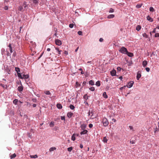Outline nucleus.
Segmentation results:
<instances>
[{
	"label": "nucleus",
	"instance_id": "28",
	"mask_svg": "<svg viewBox=\"0 0 159 159\" xmlns=\"http://www.w3.org/2000/svg\"><path fill=\"white\" fill-rule=\"evenodd\" d=\"M95 84L98 87L100 86V81H98L97 82H96Z\"/></svg>",
	"mask_w": 159,
	"mask_h": 159
},
{
	"label": "nucleus",
	"instance_id": "4",
	"mask_svg": "<svg viewBox=\"0 0 159 159\" xmlns=\"http://www.w3.org/2000/svg\"><path fill=\"white\" fill-rule=\"evenodd\" d=\"M134 82L133 81H130L128 82L127 84V86L129 88H131L134 84Z\"/></svg>",
	"mask_w": 159,
	"mask_h": 159
},
{
	"label": "nucleus",
	"instance_id": "9",
	"mask_svg": "<svg viewBox=\"0 0 159 159\" xmlns=\"http://www.w3.org/2000/svg\"><path fill=\"white\" fill-rule=\"evenodd\" d=\"M125 54H127L129 57H132L134 56L133 54L132 53L129 52L128 51Z\"/></svg>",
	"mask_w": 159,
	"mask_h": 159
},
{
	"label": "nucleus",
	"instance_id": "25",
	"mask_svg": "<svg viewBox=\"0 0 159 159\" xmlns=\"http://www.w3.org/2000/svg\"><path fill=\"white\" fill-rule=\"evenodd\" d=\"M30 157L31 158H36L38 157V156L37 155H30Z\"/></svg>",
	"mask_w": 159,
	"mask_h": 159
},
{
	"label": "nucleus",
	"instance_id": "7",
	"mask_svg": "<svg viewBox=\"0 0 159 159\" xmlns=\"http://www.w3.org/2000/svg\"><path fill=\"white\" fill-rule=\"evenodd\" d=\"M17 89L19 92H21L23 91V87L22 85L19 86L18 87Z\"/></svg>",
	"mask_w": 159,
	"mask_h": 159
},
{
	"label": "nucleus",
	"instance_id": "41",
	"mask_svg": "<svg viewBox=\"0 0 159 159\" xmlns=\"http://www.w3.org/2000/svg\"><path fill=\"white\" fill-rule=\"evenodd\" d=\"M114 11V9H112V8H111L110 9L109 12V13H112V12H113Z\"/></svg>",
	"mask_w": 159,
	"mask_h": 159
},
{
	"label": "nucleus",
	"instance_id": "23",
	"mask_svg": "<svg viewBox=\"0 0 159 159\" xmlns=\"http://www.w3.org/2000/svg\"><path fill=\"white\" fill-rule=\"evenodd\" d=\"M16 154H15V153H14L10 156V158L11 159H12L13 158H14L16 157Z\"/></svg>",
	"mask_w": 159,
	"mask_h": 159
},
{
	"label": "nucleus",
	"instance_id": "44",
	"mask_svg": "<svg viewBox=\"0 0 159 159\" xmlns=\"http://www.w3.org/2000/svg\"><path fill=\"white\" fill-rule=\"evenodd\" d=\"M78 34L80 35H82V32L81 31H79L78 32Z\"/></svg>",
	"mask_w": 159,
	"mask_h": 159
},
{
	"label": "nucleus",
	"instance_id": "20",
	"mask_svg": "<svg viewBox=\"0 0 159 159\" xmlns=\"http://www.w3.org/2000/svg\"><path fill=\"white\" fill-rule=\"evenodd\" d=\"M89 84L91 85H93L94 84V83L93 80H91L89 81Z\"/></svg>",
	"mask_w": 159,
	"mask_h": 159
},
{
	"label": "nucleus",
	"instance_id": "27",
	"mask_svg": "<svg viewBox=\"0 0 159 159\" xmlns=\"http://www.w3.org/2000/svg\"><path fill=\"white\" fill-rule=\"evenodd\" d=\"M54 125V122L53 121H51L49 124V125L51 127H53Z\"/></svg>",
	"mask_w": 159,
	"mask_h": 159
},
{
	"label": "nucleus",
	"instance_id": "26",
	"mask_svg": "<svg viewBox=\"0 0 159 159\" xmlns=\"http://www.w3.org/2000/svg\"><path fill=\"white\" fill-rule=\"evenodd\" d=\"M18 102V100L17 99H15L13 101V104H14L15 105H17V102Z\"/></svg>",
	"mask_w": 159,
	"mask_h": 159
},
{
	"label": "nucleus",
	"instance_id": "48",
	"mask_svg": "<svg viewBox=\"0 0 159 159\" xmlns=\"http://www.w3.org/2000/svg\"><path fill=\"white\" fill-rule=\"evenodd\" d=\"M74 25L73 24H69V27L71 28H72L73 27Z\"/></svg>",
	"mask_w": 159,
	"mask_h": 159
},
{
	"label": "nucleus",
	"instance_id": "43",
	"mask_svg": "<svg viewBox=\"0 0 159 159\" xmlns=\"http://www.w3.org/2000/svg\"><path fill=\"white\" fill-rule=\"evenodd\" d=\"M89 89L91 91H94L95 90V88L93 87H92L89 88Z\"/></svg>",
	"mask_w": 159,
	"mask_h": 159
},
{
	"label": "nucleus",
	"instance_id": "33",
	"mask_svg": "<svg viewBox=\"0 0 159 159\" xmlns=\"http://www.w3.org/2000/svg\"><path fill=\"white\" fill-rule=\"evenodd\" d=\"M44 93H45L46 95H50L51 94V93L49 91H45L44 92Z\"/></svg>",
	"mask_w": 159,
	"mask_h": 159
},
{
	"label": "nucleus",
	"instance_id": "45",
	"mask_svg": "<svg viewBox=\"0 0 159 159\" xmlns=\"http://www.w3.org/2000/svg\"><path fill=\"white\" fill-rule=\"evenodd\" d=\"M5 10H7L8 9V7L7 6H5L3 8Z\"/></svg>",
	"mask_w": 159,
	"mask_h": 159
},
{
	"label": "nucleus",
	"instance_id": "30",
	"mask_svg": "<svg viewBox=\"0 0 159 159\" xmlns=\"http://www.w3.org/2000/svg\"><path fill=\"white\" fill-rule=\"evenodd\" d=\"M0 86L2 87L4 89H7V86L6 85H5L4 84H0Z\"/></svg>",
	"mask_w": 159,
	"mask_h": 159
},
{
	"label": "nucleus",
	"instance_id": "1",
	"mask_svg": "<svg viewBox=\"0 0 159 159\" xmlns=\"http://www.w3.org/2000/svg\"><path fill=\"white\" fill-rule=\"evenodd\" d=\"M102 122L103 124V125L105 127H106L109 124V122L107 119L106 118H103L102 120Z\"/></svg>",
	"mask_w": 159,
	"mask_h": 159
},
{
	"label": "nucleus",
	"instance_id": "57",
	"mask_svg": "<svg viewBox=\"0 0 159 159\" xmlns=\"http://www.w3.org/2000/svg\"><path fill=\"white\" fill-rule=\"evenodd\" d=\"M117 69L118 71H120L121 70V68L120 67H117Z\"/></svg>",
	"mask_w": 159,
	"mask_h": 159
},
{
	"label": "nucleus",
	"instance_id": "11",
	"mask_svg": "<svg viewBox=\"0 0 159 159\" xmlns=\"http://www.w3.org/2000/svg\"><path fill=\"white\" fill-rule=\"evenodd\" d=\"M88 132V131L87 130H85L84 131H82L81 132L80 134L81 135H83V134H87Z\"/></svg>",
	"mask_w": 159,
	"mask_h": 159
},
{
	"label": "nucleus",
	"instance_id": "59",
	"mask_svg": "<svg viewBox=\"0 0 159 159\" xmlns=\"http://www.w3.org/2000/svg\"><path fill=\"white\" fill-rule=\"evenodd\" d=\"M84 103L86 105H87L88 106L89 105L88 103L86 101H84Z\"/></svg>",
	"mask_w": 159,
	"mask_h": 159
},
{
	"label": "nucleus",
	"instance_id": "8",
	"mask_svg": "<svg viewBox=\"0 0 159 159\" xmlns=\"http://www.w3.org/2000/svg\"><path fill=\"white\" fill-rule=\"evenodd\" d=\"M29 77V75H25L23 74L22 75L21 79H27Z\"/></svg>",
	"mask_w": 159,
	"mask_h": 159
},
{
	"label": "nucleus",
	"instance_id": "36",
	"mask_svg": "<svg viewBox=\"0 0 159 159\" xmlns=\"http://www.w3.org/2000/svg\"><path fill=\"white\" fill-rule=\"evenodd\" d=\"M70 109H72V110H73L74 109L75 107H74V106L72 104H71L70 106Z\"/></svg>",
	"mask_w": 159,
	"mask_h": 159
},
{
	"label": "nucleus",
	"instance_id": "5",
	"mask_svg": "<svg viewBox=\"0 0 159 159\" xmlns=\"http://www.w3.org/2000/svg\"><path fill=\"white\" fill-rule=\"evenodd\" d=\"M55 42L56 44L58 46L61 45L62 44L61 41L58 39H55Z\"/></svg>",
	"mask_w": 159,
	"mask_h": 159
},
{
	"label": "nucleus",
	"instance_id": "34",
	"mask_svg": "<svg viewBox=\"0 0 159 159\" xmlns=\"http://www.w3.org/2000/svg\"><path fill=\"white\" fill-rule=\"evenodd\" d=\"M17 74L18 76L20 79H21V77H22V75H21V74L20 73H19V72H18V73H17Z\"/></svg>",
	"mask_w": 159,
	"mask_h": 159
},
{
	"label": "nucleus",
	"instance_id": "55",
	"mask_svg": "<svg viewBox=\"0 0 159 159\" xmlns=\"http://www.w3.org/2000/svg\"><path fill=\"white\" fill-rule=\"evenodd\" d=\"M129 128L130 129V130H132L133 131V127L131 126H129Z\"/></svg>",
	"mask_w": 159,
	"mask_h": 159
},
{
	"label": "nucleus",
	"instance_id": "58",
	"mask_svg": "<svg viewBox=\"0 0 159 159\" xmlns=\"http://www.w3.org/2000/svg\"><path fill=\"white\" fill-rule=\"evenodd\" d=\"M103 39L102 38H100V39H99V41L100 42H102L103 41Z\"/></svg>",
	"mask_w": 159,
	"mask_h": 159
},
{
	"label": "nucleus",
	"instance_id": "39",
	"mask_svg": "<svg viewBox=\"0 0 159 159\" xmlns=\"http://www.w3.org/2000/svg\"><path fill=\"white\" fill-rule=\"evenodd\" d=\"M73 149L72 147H70L67 148V150L69 152H71Z\"/></svg>",
	"mask_w": 159,
	"mask_h": 159
},
{
	"label": "nucleus",
	"instance_id": "3",
	"mask_svg": "<svg viewBox=\"0 0 159 159\" xmlns=\"http://www.w3.org/2000/svg\"><path fill=\"white\" fill-rule=\"evenodd\" d=\"M141 72L140 71H139L137 72V76H136V79L137 80H139L141 76Z\"/></svg>",
	"mask_w": 159,
	"mask_h": 159
},
{
	"label": "nucleus",
	"instance_id": "56",
	"mask_svg": "<svg viewBox=\"0 0 159 159\" xmlns=\"http://www.w3.org/2000/svg\"><path fill=\"white\" fill-rule=\"evenodd\" d=\"M9 1V0H4V4L5 5H6V2H7Z\"/></svg>",
	"mask_w": 159,
	"mask_h": 159
},
{
	"label": "nucleus",
	"instance_id": "16",
	"mask_svg": "<svg viewBox=\"0 0 159 159\" xmlns=\"http://www.w3.org/2000/svg\"><path fill=\"white\" fill-rule=\"evenodd\" d=\"M115 16V15L113 14H110L107 17L108 19H111L114 18Z\"/></svg>",
	"mask_w": 159,
	"mask_h": 159
},
{
	"label": "nucleus",
	"instance_id": "21",
	"mask_svg": "<svg viewBox=\"0 0 159 159\" xmlns=\"http://www.w3.org/2000/svg\"><path fill=\"white\" fill-rule=\"evenodd\" d=\"M143 3H142L141 4H138L136 5V7L137 8H139L141 7Z\"/></svg>",
	"mask_w": 159,
	"mask_h": 159
},
{
	"label": "nucleus",
	"instance_id": "54",
	"mask_svg": "<svg viewBox=\"0 0 159 159\" xmlns=\"http://www.w3.org/2000/svg\"><path fill=\"white\" fill-rule=\"evenodd\" d=\"M89 126L90 128H92L93 126V125L92 124H89Z\"/></svg>",
	"mask_w": 159,
	"mask_h": 159
},
{
	"label": "nucleus",
	"instance_id": "31",
	"mask_svg": "<svg viewBox=\"0 0 159 159\" xmlns=\"http://www.w3.org/2000/svg\"><path fill=\"white\" fill-rule=\"evenodd\" d=\"M15 70L17 72V73L18 72H20V69L19 67H16L15 68Z\"/></svg>",
	"mask_w": 159,
	"mask_h": 159
},
{
	"label": "nucleus",
	"instance_id": "52",
	"mask_svg": "<svg viewBox=\"0 0 159 159\" xmlns=\"http://www.w3.org/2000/svg\"><path fill=\"white\" fill-rule=\"evenodd\" d=\"M145 69H146V71L148 72H149L150 70V68L148 67H146L145 68Z\"/></svg>",
	"mask_w": 159,
	"mask_h": 159
},
{
	"label": "nucleus",
	"instance_id": "40",
	"mask_svg": "<svg viewBox=\"0 0 159 159\" xmlns=\"http://www.w3.org/2000/svg\"><path fill=\"white\" fill-rule=\"evenodd\" d=\"M154 37L155 38L159 37V33H156L155 34Z\"/></svg>",
	"mask_w": 159,
	"mask_h": 159
},
{
	"label": "nucleus",
	"instance_id": "32",
	"mask_svg": "<svg viewBox=\"0 0 159 159\" xmlns=\"http://www.w3.org/2000/svg\"><path fill=\"white\" fill-rule=\"evenodd\" d=\"M149 11L151 12H154L155 11V10L152 7H151L149 8Z\"/></svg>",
	"mask_w": 159,
	"mask_h": 159
},
{
	"label": "nucleus",
	"instance_id": "2",
	"mask_svg": "<svg viewBox=\"0 0 159 159\" xmlns=\"http://www.w3.org/2000/svg\"><path fill=\"white\" fill-rule=\"evenodd\" d=\"M127 51V49L124 47H121L120 49L119 50V51L120 52L124 54H126Z\"/></svg>",
	"mask_w": 159,
	"mask_h": 159
},
{
	"label": "nucleus",
	"instance_id": "64",
	"mask_svg": "<svg viewBox=\"0 0 159 159\" xmlns=\"http://www.w3.org/2000/svg\"><path fill=\"white\" fill-rule=\"evenodd\" d=\"M109 86H107L106 87V89L107 90H109Z\"/></svg>",
	"mask_w": 159,
	"mask_h": 159
},
{
	"label": "nucleus",
	"instance_id": "51",
	"mask_svg": "<svg viewBox=\"0 0 159 159\" xmlns=\"http://www.w3.org/2000/svg\"><path fill=\"white\" fill-rule=\"evenodd\" d=\"M159 131V129H157V128L155 129V130H154V133H156V132H158V131Z\"/></svg>",
	"mask_w": 159,
	"mask_h": 159
},
{
	"label": "nucleus",
	"instance_id": "62",
	"mask_svg": "<svg viewBox=\"0 0 159 159\" xmlns=\"http://www.w3.org/2000/svg\"><path fill=\"white\" fill-rule=\"evenodd\" d=\"M9 50L10 51V53H12L13 52L12 49V48H10Z\"/></svg>",
	"mask_w": 159,
	"mask_h": 159
},
{
	"label": "nucleus",
	"instance_id": "49",
	"mask_svg": "<svg viewBox=\"0 0 159 159\" xmlns=\"http://www.w3.org/2000/svg\"><path fill=\"white\" fill-rule=\"evenodd\" d=\"M32 101H33L34 102H36L37 101V100L36 98H33L32 99Z\"/></svg>",
	"mask_w": 159,
	"mask_h": 159
},
{
	"label": "nucleus",
	"instance_id": "18",
	"mask_svg": "<svg viewBox=\"0 0 159 159\" xmlns=\"http://www.w3.org/2000/svg\"><path fill=\"white\" fill-rule=\"evenodd\" d=\"M141 28V27L140 25H138L136 27V30L138 31H139Z\"/></svg>",
	"mask_w": 159,
	"mask_h": 159
},
{
	"label": "nucleus",
	"instance_id": "10",
	"mask_svg": "<svg viewBox=\"0 0 159 159\" xmlns=\"http://www.w3.org/2000/svg\"><path fill=\"white\" fill-rule=\"evenodd\" d=\"M147 62L146 60H144L143 62L142 65L144 67H145L147 66Z\"/></svg>",
	"mask_w": 159,
	"mask_h": 159
},
{
	"label": "nucleus",
	"instance_id": "60",
	"mask_svg": "<svg viewBox=\"0 0 159 159\" xmlns=\"http://www.w3.org/2000/svg\"><path fill=\"white\" fill-rule=\"evenodd\" d=\"M126 87V86H124L123 87H120V90H122L124 88H125Z\"/></svg>",
	"mask_w": 159,
	"mask_h": 159
},
{
	"label": "nucleus",
	"instance_id": "14",
	"mask_svg": "<svg viewBox=\"0 0 159 159\" xmlns=\"http://www.w3.org/2000/svg\"><path fill=\"white\" fill-rule=\"evenodd\" d=\"M86 125L84 123H83L80 126V128L81 129H86Z\"/></svg>",
	"mask_w": 159,
	"mask_h": 159
},
{
	"label": "nucleus",
	"instance_id": "63",
	"mask_svg": "<svg viewBox=\"0 0 159 159\" xmlns=\"http://www.w3.org/2000/svg\"><path fill=\"white\" fill-rule=\"evenodd\" d=\"M80 148H83V145L82 144H80Z\"/></svg>",
	"mask_w": 159,
	"mask_h": 159
},
{
	"label": "nucleus",
	"instance_id": "17",
	"mask_svg": "<svg viewBox=\"0 0 159 159\" xmlns=\"http://www.w3.org/2000/svg\"><path fill=\"white\" fill-rule=\"evenodd\" d=\"M55 49L57 50V53L58 54H61V52L62 51L61 50H59V49L58 48H55Z\"/></svg>",
	"mask_w": 159,
	"mask_h": 159
},
{
	"label": "nucleus",
	"instance_id": "46",
	"mask_svg": "<svg viewBox=\"0 0 159 159\" xmlns=\"http://www.w3.org/2000/svg\"><path fill=\"white\" fill-rule=\"evenodd\" d=\"M135 143V140H132L130 141V143L132 144H134Z\"/></svg>",
	"mask_w": 159,
	"mask_h": 159
},
{
	"label": "nucleus",
	"instance_id": "24",
	"mask_svg": "<svg viewBox=\"0 0 159 159\" xmlns=\"http://www.w3.org/2000/svg\"><path fill=\"white\" fill-rule=\"evenodd\" d=\"M89 97L87 96V94L84 95L83 97V98L85 100V101H87Z\"/></svg>",
	"mask_w": 159,
	"mask_h": 159
},
{
	"label": "nucleus",
	"instance_id": "12",
	"mask_svg": "<svg viewBox=\"0 0 159 159\" xmlns=\"http://www.w3.org/2000/svg\"><path fill=\"white\" fill-rule=\"evenodd\" d=\"M73 115V113L71 112H68L67 114V116H68V117L69 118L71 117Z\"/></svg>",
	"mask_w": 159,
	"mask_h": 159
},
{
	"label": "nucleus",
	"instance_id": "29",
	"mask_svg": "<svg viewBox=\"0 0 159 159\" xmlns=\"http://www.w3.org/2000/svg\"><path fill=\"white\" fill-rule=\"evenodd\" d=\"M75 134H74L71 136V140L73 141H75Z\"/></svg>",
	"mask_w": 159,
	"mask_h": 159
},
{
	"label": "nucleus",
	"instance_id": "22",
	"mask_svg": "<svg viewBox=\"0 0 159 159\" xmlns=\"http://www.w3.org/2000/svg\"><path fill=\"white\" fill-rule=\"evenodd\" d=\"M56 148H55V147H52L51 148L49 149V151L50 152L53 151L54 150H56Z\"/></svg>",
	"mask_w": 159,
	"mask_h": 159
},
{
	"label": "nucleus",
	"instance_id": "61",
	"mask_svg": "<svg viewBox=\"0 0 159 159\" xmlns=\"http://www.w3.org/2000/svg\"><path fill=\"white\" fill-rule=\"evenodd\" d=\"M32 106L33 107H35L37 106V105L35 104H33Z\"/></svg>",
	"mask_w": 159,
	"mask_h": 159
},
{
	"label": "nucleus",
	"instance_id": "42",
	"mask_svg": "<svg viewBox=\"0 0 159 159\" xmlns=\"http://www.w3.org/2000/svg\"><path fill=\"white\" fill-rule=\"evenodd\" d=\"M157 29V27H156V28H154L153 29V30L152 31V32L153 33H156V29Z\"/></svg>",
	"mask_w": 159,
	"mask_h": 159
},
{
	"label": "nucleus",
	"instance_id": "53",
	"mask_svg": "<svg viewBox=\"0 0 159 159\" xmlns=\"http://www.w3.org/2000/svg\"><path fill=\"white\" fill-rule=\"evenodd\" d=\"M61 119L62 120H65V117L64 116H62L61 117Z\"/></svg>",
	"mask_w": 159,
	"mask_h": 159
},
{
	"label": "nucleus",
	"instance_id": "47",
	"mask_svg": "<svg viewBox=\"0 0 159 159\" xmlns=\"http://www.w3.org/2000/svg\"><path fill=\"white\" fill-rule=\"evenodd\" d=\"M33 2L34 3L36 4L38 3V0H33Z\"/></svg>",
	"mask_w": 159,
	"mask_h": 159
},
{
	"label": "nucleus",
	"instance_id": "35",
	"mask_svg": "<svg viewBox=\"0 0 159 159\" xmlns=\"http://www.w3.org/2000/svg\"><path fill=\"white\" fill-rule=\"evenodd\" d=\"M143 37H144L145 38H147L148 37V35L147 34H146L145 33H143Z\"/></svg>",
	"mask_w": 159,
	"mask_h": 159
},
{
	"label": "nucleus",
	"instance_id": "6",
	"mask_svg": "<svg viewBox=\"0 0 159 159\" xmlns=\"http://www.w3.org/2000/svg\"><path fill=\"white\" fill-rule=\"evenodd\" d=\"M111 75L112 76H114L116 75V70H115L114 69H113L110 72Z\"/></svg>",
	"mask_w": 159,
	"mask_h": 159
},
{
	"label": "nucleus",
	"instance_id": "19",
	"mask_svg": "<svg viewBox=\"0 0 159 159\" xmlns=\"http://www.w3.org/2000/svg\"><path fill=\"white\" fill-rule=\"evenodd\" d=\"M57 107L58 109H61L62 108V106L61 104L58 103L57 105Z\"/></svg>",
	"mask_w": 159,
	"mask_h": 159
},
{
	"label": "nucleus",
	"instance_id": "50",
	"mask_svg": "<svg viewBox=\"0 0 159 159\" xmlns=\"http://www.w3.org/2000/svg\"><path fill=\"white\" fill-rule=\"evenodd\" d=\"M5 51V49L4 48L2 49L1 52H2V54H3L4 53Z\"/></svg>",
	"mask_w": 159,
	"mask_h": 159
},
{
	"label": "nucleus",
	"instance_id": "15",
	"mask_svg": "<svg viewBox=\"0 0 159 159\" xmlns=\"http://www.w3.org/2000/svg\"><path fill=\"white\" fill-rule=\"evenodd\" d=\"M102 96L104 98H108L106 92H104L102 94Z\"/></svg>",
	"mask_w": 159,
	"mask_h": 159
},
{
	"label": "nucleus",
	"instance_id": "37",
	"mask_svg": "<svg viewBox=\"0 0 159 159\" xmlns=\"http://www.w3.org/2000/svg\"><path fill=\"white\" fill-rule=\"evenodd\" d=\"M107 139L106 137H104L103 138V142L105 143H107Z\"/></svg>",
	"mask_w": 159,
	"mask_h": 159
},
{
	"label": "nucleus",
	"instance_id": "13",
	"mask_svg": "<svg viewBox=\"0 0 159 159\" xmlns=\"http://www.w3.org/2000/svg\"><path fill=\"white\" fill-rule=\"evenodd\" d=\"M147 19L148 20L150 21V22H152L153 21V19L152 18L150 17L149 16H147Z\"/></svg>",
	"mask_w": 159,
	"mask_h": 159
},
{
	"label": "nucleus",
	"instance_id": "38",
	"mask_svg": "<svg viewBox=\"0 0 159 159\" xmlns=\"http://www.w3.org/2000/svg\"><path fill=\"white\" fill-rule=\"evenodd\" d=\"M23 9L22 6H20L19 7L18 10L20 11H22Z\"/></svg>",
	"mask_w": 159,
	"mask_h": 159
}]
</instances>
